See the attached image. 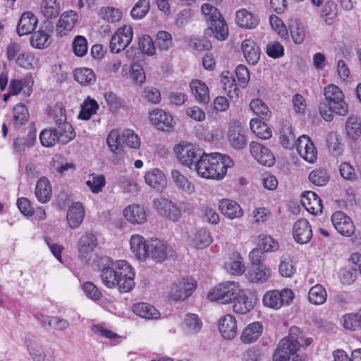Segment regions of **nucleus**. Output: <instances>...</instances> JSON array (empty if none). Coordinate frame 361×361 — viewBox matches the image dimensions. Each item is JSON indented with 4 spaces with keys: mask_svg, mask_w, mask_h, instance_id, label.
Listing matches in <instances>:
<instances>
[{
    "mask_svg": "<svg viewBox=\"0 0 361 361\" xmlns=\"http://www.w3.org/2000/svg\"><path fill=\"white\" fill-rule=\"evenodd\" d=\"M241 290L238 283L227 281L214 287L207 295L210 301H216L221 304L233 302L240 293Z\"/></svg>",
    "mask_w": 361,
    "mask_h": 361,
    "instance_id": "3",
    "label": "nucleus"
},
{
    "mask_svg": "<svg viewBox=\"0 0 361 361\" xmlns=\"http://www.w3.org/2000/svg\"><path fill=\"white\" fill-rule=\"evenodd\" d=\"M202 14L204 16L207 22H212L213 20L220 19L221 17L219 10L209 4H203L201 7Z\"/></svg>",
    "mask_w": 361,
    "mask_h": 361,
    "instance_id": "63",
    "label": "nucleus"
},
{
    "mask_svg": "<svg viewBox=\"0 0 361 361\" xmlns=\"http://www.w3.org/2000/svg\"><path fill=\"white\" fill-rule=\"evenodd\" d=\"M320 16L326 25H332L337 17V4L336 2L331 0L327 1L322 9Z\"/></svg>",
    "mask_w": 361,
    "mask_h": 361,
    "instance_id": "46",
    "label": "nucleus"
},
{
    "mask_svg": "<svg viewBox=\"0 0 361 361\" xmlns=\"http://www.w3.org/2000/svg\"><path fill=\"white\" fill-rule=\"evenodd\" d=\"M331 222L335 229L343 236H351L355 231V226L351 218L341 211L331 215Z\"/></svg>",
    "mask_w": 361,
    "mask_h": 361,
    "instance_id": "8",
    "label": "nucleus"
},
{
    "mask_svg": "<svg viewBox=\"0 0 361 361\" xmlns=\"http://www.w3.org/2000/svg\"><path fill=\"white\" fill-rule=\"evenodd\" d=\"M343 326L345 329L357 331L361 329L359 311L355 314H347L343 317Z\"/></svg>",
    "mask_w": 361,
    "mask_h": 361,
    "instance_id": "55",
    "label": "nucleus"
},
{
    "mask_svg": "<svg viewBox=\"0 0 361 361\" xmlns=\"http://www.w3.org/2000/svg\"><path fill=\"white\" fill-rule=\"evenodd\" d=\"M228 140L231 146L240 150L247 145V137L245 131L240 126H233L229 127L228 132Z\"/></svg>",
    "mask_w": 361,
    "mask_h": 361,
    "instance_id": "21",
    "label": "nucleus"
},
{
    "mask_svg": "<svg viewBox=\"0 0 361 361\" xmlns=\"http://www.w3.org/2000/svg\"><path fill=\"white\" fill-rule=\"evenodd\" d=\"M209 28L217 39L224 40L227 38L228 29L222 16L220 19L217 18L209 23Z\"/></svg>",
    "mask_w": 361,
    "mask_h": 361,
    "instance_id": "44",
    "label": "nucleus"
},
{
    "mask_svg": "<svg viewBox=\"0 0 361 361\" xmlns=\"http://www.w3.org/2000/svg\"><path fill=\"white\" fill-rule=\"evenodd\" d=\"M145 183L157 191L162 190L167 184L164 173L158 169H154L145 173Z\"/></svg>",
    "mask_w": 361,
    "mask_h": 361,
    "instance_id": "26",
    "label": "nucleus"
},
{
    "mask_svg": "<svg viewBox=\"0 0 361 361\" xmlns=\"http://www.w3.org/2000/svg\"><path fill=\"white\" fill-rule=\"evenodd\" d=\"M219 329L224 338H234L237 333V324L234 316L226 314L222 317L219 320Z\"/></svg>",
    "mask_w": 361,
    "mask_h": 361,
    "instance_id": "27",
    "label": "nucleus"
},
{
    "mask_svg": "<svg viewBox=\"0 0 361 361\" xmlns=\"http://www.w3.org/2000/svg\"><path fill=\"white\" fill-rule=\"evenodd\" d=\"M263 326L259 322H255L247 325L240 336L243 343L249 344L255 342L261 336Z\"/></svg>",
    "mask_w": 361,
    "mask_h": 361,
    "instance_id": "34",
    "label": "nucleus"
},
{
    "mask_svg": "<svg viewBox=\"0 0 361 361\" xmlns=\"http://www.w3.org/2000/svg\"><path fill=\"white\" fill-rule=\"evenodd\" d=\"M195 289L192 279H183L174 283L171 288V296L174 300H185L188 298Z\"/></svg>",
    "mask_w": 361,
    "mask_h": 361,
    "instance_id": "17",
    "label": "nucleus"
},
{
    "mask_svg": "<svg viewBox=\"0 0 361 361\" xmlns=\"http://www.w3.org/2000/svg\"><path fill=\"white\" fill-rule=\"evenodd\" d=\"M56 126L54 130L59 143L65 145L75 138V133L70 123L65 121Z\"/></svg>",
    "mask_w": 361,
    "mask_h": 361,
    "instance_id": "38",
    "label": "nucleus"
},
{
    "mask_svg": "<svg viewBox=\"0 0 361 361\" xmlns=\"http://www.w3.org/2000/svg\"><path fill=\"white\" fill-rule=\"evenodd\" d=\"M100 277L106 288H117L122 293L130 292L135 286V273L124 260L117 261L111 268L102 270Z\"/></svg>",
    "mask_w": 361,
    "mask_h": 361,
    "instance_id": "1",
    "label": "nucleus"
},
{
    "mask_svg": "<svg viewBox=\"0 0 361 361\" xmlns=\"http://www.w3.org/2000/svg\"><path fill=\"white\" fill-rule=\"evenodd\" d=\"M133 28L130 25H123L119 27L111 37L110 49L113 53H118L124 50L133 39Z\"/></svg>",
    "mask_w": 361,
    "mask_h": 361,
    "instance_id": "7",
    "label": "nucleus"
},
{
    "mask_svg": "<svg viewBox=\"0 0 361 361\" xmlns=\"http://www.w3.org/2000/svg\"><path fill=\"white\" fill-rule=\"evenodd\" d=\"M250 149L252 156L260 164L266 166H271L274 165L275 158L272 152L267 147L258 142H252L250 144Z\"/></svg>",
    "mask_w": 361,
    "mask_h": 361,
    "instance_id": "13",
    "label": "nucleus"
},
{
    "mask_svg": "<svg viewBox=\"0 0 361 361\" xmlns=\"http://www.w3.org/2000/svg\"><path fill=\"white\" fill-rule=\"evenodd\" d=\"M37 24V19L31 12H25L17 26V32L20 36L31 33Z\"/></svg>",
    "mask_w": 361,
    "mask_h": 361,
    "instance_id": "31",
    "label": "nucleus"
},
{
    "mask_svg": "<svg viewBox=\"0 0 361 361\" xmlns=\"http://www.w3.org/2000/svg\"><path fill=\"white\" fill-rule=\"evenodd\" d=\"M51 187L49 180L45 177L40 178L36 183L35 196L39 202L46 203L51 197Z\"/></svg>",
    "mask_w": 361,
    "mask_h": 361,
    "instance_id": "36",
    "label": "nucleus"
},
{
    "mask_svg": "<svg viewBox=\"0 0 361 361\" xmlns=\"http://www.w3.org/2000/svg\"><path fill=\"white\" fill-rule=\"evenodd\" d=\"M148 257L156 262H162L166 259L167 257L166 244L159 239L150 240Z\"/></svg>",
    "mask_w": 361,
    "mask_h": 361,
    "instance_id": "37",
    "label": "nucleus"
},
{
    "mask_svg": "<svg viewBox=\"0 0 361 361\" xmlns=\"http://www.w3.org/2000/svg\"><path fill=\"white\" fill-rule=\"evenodd\" d=\"M155 44L160 50H168L173 45L171 35L166 31H159L157 34Z\"/></svg>",
    "mask_w": 361,
    "mask_h": 361,
    "instance_id": "57",
    "label": "nucleus"
},
{
    "mask_svg": "<svg viewBox=\"0 0 361 361\" xmlns=\"http://www.w3.org/2000/svg\"><path fill=\"white\" fill-rule=\"evenodd\" d=\"M97 245V240L93 234L85 233L81 236L78 244L79 257L80 259L85 263H88Z\"/></svg>",
    "mask_w": 361,
    "mask_h": 361,
    "instance_id": "14",
    "label": "nucleus"
},
{
    "mask_svg": "<svg viewBox=\"0 0 361 361\" xmlns=\"http://www.w3.org/2000/svg\"><path fill=\"white\" fill-rule=\"evenodd\" d=\"M74 79L82 85H90L95 81V75L92 70L81 68L75 70Z\"/></svg>",
    "mask_w": 361,
    "mask_h": 361,
    "instance_id": "52",
    "label": "nucleus"
},
{
    "mask_svg": "<svg viewBox=\"0 0 361 361\" xmlns=\"http://www.w3.org/2000/svg\"><path fill=\"white\" fill-rule=\"evenodd\" d=\"M85 217V209L81 202L73 203L68 209L66 220L68 226L73 228H77L82 224Z\"/></svg>",
    "mask_w": 361,
    "mask_h": 361,
    "instance_id": "20",
    "label": "nucleus"
},
{
    "mask_svg": "<svg viewBox=\"0 0 361 361\" xmlns=\"http://www.w3.org/2000/svg\"><path fill=\"white\" fill-rule=\"evenodd\" d=\"M326 298V291L321 284L312 286L309 290L308 298L312 304L322 305L325 302Z\"/></svg>",
    "mask_w": 361,
    "mask_h": 361,
    "instance_id": "48",
    "label": "nucleus"
},
{
    "mask_svg": "<svg viewBox=\"0 0 361 361\" xmlns=\"http://www.w3.org/2000/svg\"><path fill=\"white\" fill-rule=\"evenodd\" d=\"M201 328L202 322L197 314H188L186 315L183 324V329L185 333L194 334L200 331Z\"/></svg>",
    "mask_w": 361,
    "mask_h": 361,
    "instance_id": "49",
    "label": "nucleus"
},
{
    "mask_svg": "<svg viewBox=\"0 0 361 361\" xmlns=\"http://www.w3.org/2000/svg\"><path fill=\"white\" fill-rule=\"evenodd\" d=\"M36 141V129L32 123L29 126L27 135H18L13 141V148L16 154L23 155L31 148Z\"/></svg>",
    "mask_w": 361,
    "mask_h": 361,
    "instance_id": "11",
    "label": "nucleus"
},
{
    "mask_svg": "<svg viewBox=\"0 0 361 361\" xmlns=\"http://www.w3.org/2000/svg\"><path fill=\"white\" fill-rule=\"evenodd\" d=\"M250 109L263 121H268L271 116V111L268 106L259 99H254L250 103Z\"/></svg>",
    "mask_w": 361,
    "mask_h": 361,
    "instance_id": "45",
    "label": "nucleus"
},
{
    "mask_svg": "<svg viewBox=\"0 0 361 361\" xmlns=\"http://www.w3.org/2000/svg\"><path fill=\"white\" fill-rule=\"evenodd\" d=\"M295 147L298 153L305 161L313 163L316 160L317 155L316 148L307 135L300 136L297 140Z\"/></svg>",
    "mask_w": 361,
    "mask_h": 361,
    "instance_id": "12",
    "label": "nucleus"
},
{
    "mask_svg": "<svg viewBox=\"0 0 361 361\" xmlns=\"http://www.w3.org/2000/svg\"><path fill=\"white\" fill-rule=\"evenodd\" d=\"M122 142L132 149H138L140 146V139L133 130L125 129L121 134Z\"/></svg>",
    "mask_w": 361,
    "mask_h": 361,
    "instance_id": "54",
    "label": "nucleus"
},
{
    "mask_svg": "<svg viewBox=\"0 0 361 361\" xmlns=\"http://www.w3.org/2000/svg\"><path fill=\"white\" fill-rule=\"evenodd\" d=\"M149 8V0H139L131 10V16L134 19H142L147 15Z\"/></svg>",
    "mask_w": 361,
    "mask_h": 361,
    "instance_id": "56",
    "label": "nucleus"
},
{
    "mask_svg": "<svg viewBox=\"0 0 361 361\" xmlns=\"http://www.w3.org/2000/svg\"><path fill=\"white\" fill-rule=\"evenodd\" d=\"M98 109L99 105L97 102L88 96L81 105V110L78 115V118L89 120L92 115L96 114Z\"/></svg>",
    "mask_w": 361,
    "mask_h": 361,
    "instance_id": "47",
    "label": "nucleus"
},
{
    "mask_svg": "<svg viewBox=\"0 0 361 361\" xmlns=\"http://www.w3.org/2000/svg\"><path fill=\"white\" fill-rule=\"evenodd\" d=\"M99 16L109 23H116L122 18V12L117 8L102 7L99 12Z\"/></svg>",
    "mask_w": 361,
    "mask_h": 361,
    "instance_id": "53",
    "label": "nucleus"
},
{
    "mask_svg": "<svg viewBox=\"0 0 361 361\" xmlns=\"http://www.w3.org/2000/svg\"><path fill=\"white\" fill-rule=\"evenodd\" d=\"M235 22L241 27L252 29L259 24V18L257 16L243 8L236 12Z\"/></svg>",
    "mask_w": 361,
    "mask_h": 361,
    "instance_id": "32",
    "label": "nucleus"
},
{
    "mask_svg": "<svg viewBox=\"0 0 361 361\" xmlns=\"http://www.w3.org/2000/svg\"><path fill=\"white\" fill-rule=\"evenodd\" d=\"M74 54L78 56H83L87 51V42L86 39L81 35L76 36L73 42Z\"/></svg>",
    "mask_w": 361,
    "mask_h": 361,
    "instance_id": "62",
    "label": "nucleus"
},
{
    "mask_svg": "<svg viewBox=\"0 0 361 361\" xmlns=\"http://www.w3.org/2000/svg\"><path fill=\"white\" fill-rule=\"evenodd\" d=\"M132 310L136 315L145 319H157L160 317L159 312L153 305L146 302L134 304Z\"/></svg>",
    "mask_w": 361,
    "mask_h": 361,
    "instance_id": "33",
    "label": "nucleus"
},
{
    "mask_svg": "<svg viewBox=\"0 0 361 361\" xmlns=\"http://www.w3.org/2000/svg\"><path fill=\"white\" fill-rule=\"evenodd\" d=\"M29 353L34 361H55L54 357L50 353H46L40 340L29 335L25 340Z\"/></svg>",
    "mask_w": 361,
    "mask_h": 361,
    "instance_id": "10",
    "label": "nucleus"
},
{
    "mask_svg": "<svg viewBox=\"0 0 361 361\" xmlns=\"http://www.w3.org/2000/svg\"><path fill=\"white\" fill-rule=\"evenodd\" d=\"M13 124L15 127L25 124L29 118V113L27 107L22 104L16 105L13 109Z\"/></svg>",
    "mask_w": 361,
    "mask_h": 361,
    "instance_id": "51",
    "label": "nucleus"
},
{
    "mask_svg": "<svg viewBox=\"0 0 361 361\" xmlns=\"http://www.w3.org/2000/svg\"><path fill=\"white\" fill-rule=\"evenodd\" d=\"M280 142L281 145L286 149H291L296 145L297 141H295V133L288 121H284L281 124Z\"/></svg>",
    "mask_w": 361,
    "mask_h": 361,
    "instance_id": "39",
    "label": "nucleus"
},
{
    "mask_svg": "<svg viewBox=\"0 0 361 361\" xmlns=\"http://www.w3.org/2000/svg\"><path fill=\"white\" fill-rule=\"evenodd\" d=\"M212 241L209 232L204 228H202L195 233L191 243L195 247L202 249L209 245Z\"/></svg>",
    "mask_w": 361,
    "mask_h": 361,
    "instance_id": "50",
    "label": "nucleus"
},
{
    "mask_svg": "<svg viewBox=\"0 0 361 361\" xmlns=\"http://www.w3.org/2000/svg\"><path fill=\"white\" fill-rule=\"evenodd\" d=\"M294 299L292 290L284 288L282 290H269L262 298L263 305L269 308L279 310L283 305H290Z\"/></svg>",
    "mask_w": 361,
    "mask_h": 361,
    "instance_id": "6",
    "label": "nucleus"
},
{
    "mask_svg": "<svg viewBox=\"0 0 361 361\" xmlns=\"http://www.w3.org/2000/svg\"><path fill=\"white\" fill-rule=\"evenodd\" d=\"M233 312L240 314H245L250 312L254 305L249 298L241 291L238 296L233 300Z\"/></svg>",
    "mask_w": 361,
    "mask_h": 361,
    "instance_id": "42",
    "label": "nucleus"
},
{
    "mask_svg": "<svg viewBox=\"0 0 361 361\" xmlns=\"http://www.w3.org/2000/svg\"><path fill=\"white\" fill-rule=\"evenodd\" d=\"M190 90L196 100L200 104H207L209 101V89L205 83L200 80L190 82Z\"/></svg>",
    "mask_w": 361,
    "mask_h": 361,
    "instance_id": "40",
    "label": "nucleus"
},
{
    "mask_svg": "<svg viewBox=\"0 0 361 361\" xmlns=\"http://www.w3.org/2000/svg\"><path fill=\"white\" fill-rule=\"evenodd\" d=\"M232 160L220 153L207 154L202 152L195 164L197 174L204 178L221 179L231 166Z\"/></svg>",
    "mask_w": 361,
    "mask_h": 361,
    "instance_id": "2",
    "label": "nucleus"
},
{
    "mask_svg": "<svg viewBox=\"0 0 361 361\" xmlns=\"http://www.w3.org/2000/svg\"><path fill=\"white\" fill-rule=\"evenodd\" d=\"M130 248L138 259H145L149 252V240L146 241L140 235H133L130 240Z\"/></svg>",
    "mask_w": 361,
    "mask_h": 361,
    "instance_id": "24",
    "label": "nucleus"
},
{
    "mask_svg": "<svg viewBox=\"0 0 361 361\" xmlns=\"http://www.w3.org/2000/svg\"><path fill=\"white\" fill-rule=\"evenodd\" d=\"M153 204L157 212L162 216L173 221L178 220L181 215L178 207L168 199L160 197L154 200Z\"/></svg>",
    "mask_w": 361,
    "mask_h": 361,
    "instance_id": "9",
    "label": "nucleus"
},
{
    "mask_svg": "<svg viewBox=\"0 0 361 361\" xmlns=\"http://www.w3.org/2000/svg\"><path fill=\"white\" fill-rule=\"evenodd\" d=\"M39 140L42 145L44 147H51L56 142H59L54 128L42 130L39 135Z\"/></svg>",
    "mask_w": 361,
    "mask_h": 361,
    "instance_id": "59",
    "label": "nucleus"
},
{
    "mask_svg": "<svg viewBox=\"0 0 361 361\" xmlns=\"http://www.w3.org/2000/svg\"><path fill=\"white\" fill-rule=\"evenodd\" d=\"M338 276L343 284L350 285L356 279L357 271L353 267H343L340 269Z\"/></svg>",
    "mask_w": 361,
    "mask_h": 361,
    "instance_id": "61",
    "label": "nucleus"
},
{
    "mask_svg": "<svg viewBox=\"0 0 361 361\" xmlns=\"http://www.w3.org/2000/svg\"><path fill=\"white\" fill-rule=\"evenodd\" d=\"M325 99L334 113L339 116H345L348 111V106L344 99L342 90L334 84L328 85L324 90Z\"/></svg>",
    "mask_w": 361,
    "mask_h": 361,
    "instance_id": "4",
    "label": "nucleus"
},
{
    "mask_svg": "<svg viewBox=\"0 0 361 361\" xmlns=\"http://www.w3.org/2000/svg\"><path fill=\"white\" fill-rule=\"evenodd\" d=\"M293 235L298 243H307L312 237V228L308 221L300 219L295 221L293 228Z\"/></svg>",
    "mask_w": 361,
    "mask_h": 361,
    "instance_id": "15",
    "label": "nucleus"
},
{
    "mask_svg": "<svg viewBox=\"0 0 361 361\" xmlns=\"http://www.w3.org/2000/svg\"><path fill=\"white\" fill-rule=\"evenodd\" d=\"M309 179L313 184L322 186L328 182L329 176L324 170L317 169L310 173Z\"/></svg>",
    "mask_w": 361,
    "mask_h": 361,
    "instance_id": "64",
    "label": "nucleus"
},
{
    "mask_svg": "<svg viewBox=\"0 0 361 361\" xmlns=\"http://www.w3.org/2000/svg\"><path fill=\"white\" fill-rule=\"evenodd\" d=\"M271 276V269L264 264L254 266L247 272V278L252 283L266 282Z\"/></svg>",
    "mask_w": 361,
    "mask_h": 361,
    "instance_id": "35",
    "label": "nucleus"
},
{
    "mask_svg": "<svg viewBox=\"0 0 361 361\" xmlns=\"http://www.w3.org/2000/svg\"><path fill=\"white\" fill-rule=\"evenodd\" d=\"M52 25L49 23L46 25L45 30H39L35 32L30 38V44L32 47L37 49L47 48L51 44V32H52Z\"/></svg>",
    "mask_w": 361,
    "mask_h": 361,
    "instance_id": "22",
    "label": "nucleus"
},
{
    "mask_svg": "<svg viewBox=\"0 0 361 361\" xmlns=\"http://www.w3.org/2000/svg\"><path fill=\"white\" fill-rule=\"evenodd\" d=\"M174 152L182 165L192 169L203 151L195 144L183 142L175 146Z\"/></svg>",
    "mask_w": 361,
    "mask_h": 361,
    "instance_id": "5",
    "label": "nucleus"
},
{
    "mask_svg": "<svg viewBox=\"0 0 361 361\" xmlns=\"http://www.w3.org/2000/svg\"><path fill=\"white\" fill-rule=\"evenodd\" d=\"M219 208L221 212L230 219L240 218L243 214L240 206L235 201L231 200L223 199L220 200Z\"/></svg>",
    "mask_w": 361,
    "mask_h": 361,
    "instance_id": "29",
    "label": "nucleus"
},
{
    "mask_svg": "<svg viewBox=\"0 0 361 361\" xmlns=\"http://www.w3.org/2000/svg\"><path fill=\"white\" fill-rule=\"evenodd\" d=\"M151 123L158 130L169 131L173 128L172 116L162 109L154 110L149 116Z\"/></svg>",
    "mask_w": 361,
    "mask_h": 361,
    "instance_id": "19",
    "label": "nucleus"
},
{
    "mask_svg": "<svg viewBox=\"0 0 361 361\" xmlns=\"http://www.w3.org/2000/svg\"><path fill=\"white\" fill-rule=\"evenodd\" d=\"M171 175L173 182L179 190L188 195H191L195 192V185L178 170L173 169L171 171Z\"/></svg>",
    "mask_w": 361,
    "mask_h": 361,
    "instance_id": "30",
    "label": "nucleus"
},
{
    "mask_svg": "<svg viewBox=\"0 0 361 361\" xmlns=\"http://www.w3.org/2000/svg\"><path fill=\"white\" fill-rule=\"evenodd\" d=\"M300 202L305 209L312 214L322 212V200L319 197L312 191H306L301 195Z\"/></svg>",
    "mask_w": 361,
    "mask_h": 361,
    "instance_id": "23",
    "label": "nucleus"
},
{
    "mask_svg": "<svg viewBox=\"0 0 361 361\" xmlns=\"http://www.w3.org/2000/svg\"><path fill=\"white\" fill-rule=\"evenodd\" d=\"M298 349V346L291 343L286 338H284L279 342L278 348L273 355L274 361L289 360L290 357L296 354Z\"/></svg>",
    "mask_w": 361,
    "mask_h": 361,
    "instance_id": "18",
    "label": "nucleus"
},
{
    "mask_svg": "<svg viewBox=\"0 0 361 361\" xmlns=\"http://www.w3.org/2000/svg\"><path fill=\"white\" fill-rule=\"evenodd\" d=\"M78 22V14L72 10L66 11L61 16L56 24L57 36L63 37L71 31Z\"/></svg>",
    "mask_w": 361,
    "mask_h": 361,
    "instance_id": "16",
    "label": "nucleus"
},
{
    "mask_svg": "<svg viewBox=\"0 0 361 361\" xmlns=\"http://www.w3.org/2000/svg\"><path fill=\"white\" fill-rule=\"evenodd\" d=\"M60 4L57 0H42L40 12L46 18H55L60 13Z\"/></svg>",
    "mask_w": 361,
    "mask_h": 361,
    "instance_id": "43",
    "label": "nucleus"
},
{
    "mask_svg": "<svg viewBox=\"0 0 361 361\" xmlns=\"http://www.w3.org/2000/svg\"><path fill=\"white\" fill-rule=\"evenodd\" d=\"M345 131L348 138L357 140L361 135V119L355 115H350L345 122Z\"/></svg>",
    "mask_w": 361,
    "mask_h": 361,
    "instance_id": "41",
    "label": "nucleus"
},
{
    "mask_svg": "<svg viewBox=\"0 0 361 361\" xmlns=\"http://www.w3.org/2000/svg\"><path fill=\"white\" fill-rule=\"evenodd\" d=\"M125 219L133 224H141L146 221V212L140 205L131 204L126 207L123 212Z\"/></svg>",
    "mask_w": 361,
    "mask_h": 361,
    "instance_id": "25",
    "label": "nucleus"
},
{
    "mask_svg": "<svg viewBox=\"0 0 361 361\" xmlns=\"http://www.w3.org/2000/svg\"><path fill=\"white\" fill-rule=\"evenodd\" d=\"M241 48L247 62L255 65L260 58V50L255 42L250 39H245L242 42Z\"/></svg>",
    "mask_w": 361,
    "mask_h": 361,
    "instance_id": "28",
    "label": "nucleus"
},
{
    "mask_svg": "<svg viewBox=\"0 0 361 361\" xmlns=\"http://www.w3.org/2000/svg\"><path fill=\"white\" fill-rule=\"evenodd\" d=\"M106 142L113 153L119 154L121 152V144L122 140L121 139V134L117 130H111L110 132L107 137Z\"/></svg>",
    "mask_w": 361,
    "mask_h": 361,
    "instance_id": "58",
    "label": "nucleus"
},
{
    "mask_svg": "<svg viewBox=\"0 0 361 361\" xmlns=\"http://www.w3.org/2000/svg\"><path fill=\"white\" fill-rule=\"evenodd\" d=\"M140 50L145 54L153 55L155 54L156 47L152 39L148 35H143L138 39Z\"/></svg>",
    "mask_w": 361,
    "mask_h": 361,
    "instance_id": "60",
    "label": "nucleus"
}]
</instances>
